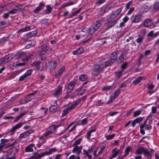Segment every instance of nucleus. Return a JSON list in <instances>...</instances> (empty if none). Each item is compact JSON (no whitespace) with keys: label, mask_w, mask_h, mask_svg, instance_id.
I'll use <instances>...</instances> for the list:
<instances>
[{"label":"nucleus","mask_w":159,"mask_h":159,"mask_svg":"<svg viewBox=\"0 0 159 159\" xmlns=\"http://www.w3.org/2000/svg\"><path fill=\"white\" fill-rule=\"evenodd\" d=\"M78 104V103L75 102L72 104L71 106L64 109L62 113V115L63 116H66L68 112V111L74 108Z\"/></svg>","instance_id":"0eeeda50"},{"label":"nucleus","mask_w":159,"mask_h":159,"mask_svg":"<svg viewBox=\"0 0 159 159\" xmlns=\"http://www.w3.org/2000/svg\"><path fill=\"white\" fill-rule=\"evenodd\" d=\"M45 6L43 2H40L39 5L33 11V12L35 13H37L39 12Z\"/></svg>","instance_id":"a211bd4d"},{"label":"nucleus","mask_w":159,"mask_h":159,"mask_svg":"<svg viewBox=\"0 0 159 159\" xmlns=\"http://www.w3.org/2000/svg\"><path fill=\"white\" fill-rule=\"evenodd\" d=\"M152 121H149L148 123L147 124H146L145 127L148 130H150L152 129V126L151 125Z\"/></svg>","instance_id":"de8ad7c7"},{"label":"nucleus","mask_w":159,"mask_h":159,"mask_svg":"<svg viewBox=\"0 0 159 159\" xmlns=\"http://www.w3.org/2000/svg\"><path fill=\"white\" fill-rule=\"evenodd\" d=\"M7 26V24L4 21H2L0 22V28L2 29Z\"/></svg>","instance_id":"5fc2aeb1"},{"label":"nucleus","mask_w":159,"mask_h":159,"mask_svg":"<svg viewBox=\"0 0 159 159\" xmlns=\"http://www.w3.org/2000/svg\"><path fill=\"white\" fill-rule=\"evenodd\" d=\"M9 141V140L6 139H2L1 140L0 143V151L1 149L6 145V144Z\"/></svg>","instance_id":"cd10ccee"},{"label":"nucleus","mask_w":159,"mask_h":159,"mask_svg":"<svg viewBox=\"0 0 159 159\" xmlns=\"http://www.w3.org/2000/svg\"><path fill=\"white\" fill-rule=\"evenodd\" d=\"M148 120V118H147V119L144 121L143 123L140 126V129H143L144 127L145 126L146 124L147 123Z\"/></svg>","instance_id":"e2e57ef3"},{"label":"nucleus","mask_w":159,"mask_h":159,"mask_svg":"<svg viewBox=\"0 0 159 159\" xmlns=\"http://www.w3.org/2000/svg\"><path fill=\"white\" fill-rule=\"evenodd\" d=\"M118 56L116 52H113L111 55L110 58V61L111 63H113L117 59Z\"/></svg>","instance_id":"dca6fc26"},{"label":"nucleus","mask_w":159,"mask_h":159,"mask_svg":"<svg viewBox=\"0 0 159 159\" xmlns=\"http://www.w3.org/2000/svg\"><path fill=\"white\" fill-rule=\"evenodd\" d=\"M33 65L35 66L37 69H40V63L39 61H37L34 62L33 63Z\"/></svg>","instance_id":"e433bc0d"},{"label":"nucleus","mask_w":159,"mask_h":159,"mask_svg":"<svg viewBox=\"0 0 159 159\" xmlns=\"http://www.w3.org/2000/svg\"><path fill=\"white\" fill-rule=\"evenodd\" d=\"M142 111L138 110L134 111V112L133 116L134 117H136L139 116L141 113Z\"/></svg>","instance_id":"79ce46f5"},{"label":"nucleus","mask_w":159,"mask_h":159,"mask_svg":"<svg viewBox=\"0 0 159 159\" xmlns=\"http://www.w3.org/2000/svg\"><path fill=\"white\" fill-rule=\"evenodd\" d=\"M8 147L10 148L7 150L8 155L11 154L13 152L15 153V152H17L18 150V144L16 142H15L9 145Z\"/></svg>","instance_id":"f03ea898"},{"label":"nucleus","mask_w":159,"mask_h":159,"mask_svg":"<svg viewBox=\"0 0 159 159\" xmlns=\"http://www.w3.org/2000/svg\"><path fill=\"white\" fill-rule=\"evenodd\" d=\"M143 120V118L142 117H139L138 118H136L134 120L135 122V123H139L141 122V121Z\"/></svg>","instance_id":"4d7b16f0"},{"label":"nucleus","mask_w":159,"mask_h":159,"mask_svg":"<svg viewBox=\"0 0 159 159\" xmlns=\"http://www.w3.org/2000/svg\"><path fill=\"white\" fill-rule=\"evenodd\" d=\"M115 134H112L111 135H109L106 136H105L106 139L107 140H110L112 139L115 136Z\"/></svg>","instance_id":"603ef678"},{"label":"nucleus","mask_w":159,"mask_h":159,"mask_svg":"<svg viewBox=\"0 0 159 159\" xmlns=\"http://www.w3.org/2000/svg\"><path fill=\"white\" fill-rule=\"evenodd\" d=\"M120 16H119L115 19H112L111 17L110 16V17L107 19V24L109 28H111L114 26L120 19Z\"/></svg>","instance_id":"39448f33"},{"label":"nucleus","mask_w":159,"mask_h":159,"mask_svg":"<svg viewBox=\"0 0 159 159\" xmlns=\"http://www.w3.org/2000/svg\"><path fill=\"white\" fill-rule=\"evenodd\" d=\"M65 69V67L63 66L61 68L58 70L57 72L55 73V76L57 78H59L62 74L63 72Z\"/></svg>","instance_id":"aec40b11"},{"label":"nucleus","mask_w":159,"mask_h":159,"mask_svg":"<svg viewBox=\"0 0 159 159\" xmlns=\"http://www.w3.org/2000/svg\"><path fill=\"white\" fill-rule=\"evenodd\" d=\"M85 89L81 87L78 89L75 92V96L82 95L85 93Z\"/></svg>","instance_id":"4468645a"},{"label":"nucleus","mask_w":159,"mask_h":159,"mask_svg":"<svg viewBox=\"0 0 159 159\" xmlns=\"http://www.w3.org/2000/svg\"><path fill=\"white\" fill-rule=\"evenodd\" d=\"M59 126V125H51L50 127L47 131L44 134V136L46 137L54 133L56 130V129Z\"/></svg>","instance_id":"7ed1b4c3"},{"label":"nucleus","mask_w":159,"mask_h":159,"mask_svg":"<svg viewBox=\"0 0 159 159\" xmlns=\"http://www.w3.org/2000/svg\"><path fill=\"white\" fill-rule=\"evenodd\" d=\"M69 159H80L79 155H77L76 157L75 155H72L70 156L68 158Z\"/></svg>","instance_id":"864d4df0"},{"label":"nucleus","mask_w":159,"mask_h":159,"mask_svg":"<svg viewBox=\"0 0 159 159\" xmlns=\"http://www.w3.org/2000/svg\"><path fill=\"white\" fill-rule=\"evenodd\" d=\"M104 18H101L96 21V23L90 26V31L93 33L98 29L102 25V22L103 21Z\"/></svg>","instance_id":"f257e3e1"},{"label":"nucleus","mask_w":159,"mask_h":159,"mask_svg":"<svg viewBox=\"0 0 159 159\" xmlns=\"http://www.w3.org/2000/svg\"><path fill=\"white\" fill-rule=\"evenodd\" d=\"M37 34V31L36 30L32 31L27 34L29 37L34 36Z\"/></svg>","instance_id":"37998d69"},{"label":"nucleus","mask_w":159,"mask_h":159,"mask_svg":"<svg viewBox=\"0 0 159 159\" xmlns=\"http://www.w3.org/2000/svg\"><path fill=\"white\" fill-rule=\"evenodd\" d=\"M48 155L47 151H45L44 152H43L41 153H39V155L40 158H41L42 157L44 156L45 155Z\"/></svg>","instance_id":"052dcab7"},{"label":"nucleus","mask_w":159,"mask_h":159,"mask_svg":"<svg viewBox=\"0 0 159 159\" xmlns=\"http://www.w3.org/2000/svg\"><path fill=\"white\" fill-rule=\"evenodd\" d=\"M57 64L55 61H52L48 63V66L51 70H54L57 67Z\"/></svg>","instance_id":"c85d7f7f"},{"label":"nucleus","mask_w":159,"mask_h":159,"mask_svg":"<svg viewBox=\"0 0 159 159\" xmlns=\"http://www.w3.org/2000/svg\"><path fill=\"white\" fill-rule=\"evenodd\" d=\"M88 77L87 75L85 74L81 75L79 77V79L81 81H84Z\"/></svg>","instance_id":"c03bdc74"},{"label":"nucleus","mask_w":159,"mask_h":159,"mask_svg":"<svg viewBox=\"0 0 159 159\" xmlns=\"http://www.w3.org/2000/svg\"><path fill=\"white\" fill-rule=\"evenodd\" d=\"M102 70L101 66L100 64H96L95 65L93 69V74L96 76L98 75Z\"/></svg>","instance_id":"423d86ee"},{"label":"nucleus","mask_w":159,"mask_h":159,"mask_svg":"<svg viewBox=\"0 0 159 159\" xmlns=\"http://www.w3.org/2000/svg\"><path fill=\"white\" fill-rule=\"evenodd\" d=\"M76 80H74L70 82L68 84L67 87V92L68 93L71 92L74 87Z\"/></svg>","instance_id":"9d476101"},{"label":"nucleus","mask_w":159,"mask_h":159,"mask_svg":"<svg viewBox=\"0 0 159 159\" xmlns=\"http://www.w3.org/2000/svg\"><path fill=\"white\" fill-rule=\"evenodd\" d=\"M152 151L150 152L146 149L143 153L145 157H147V158H145V159H151V157L152 156Z\"/></svg>","instance_id":"393cba45"},{"label":"nucleus","mask_w":159,"mask_h":159,"mask_svg":"<svg viewBox=\"0 0 159 159\" xmlns=\"http://www.w3.org/2000/svg\"><path fill=\"white\" fill-rule=\"evenodd\" d=\"M48 48V45L47 44H43L42 46L41 47L40 55H43L45 54Z\"/></svg>","instance_id":"f3484780"},{"label":"nucleus","mask_w":159,"mask_h":159,"mask_svg":"<svg viewBox=\"0 0 159 159\" xmlns=\"http://www.w3.org/2000/svg\"><path fill=\"white\" fill-rule=\"evenodd\" d=\"M34 144H31L26 147L25 148V152H31L33 151V147L34 146Z\"/></svg>","instance_id":"bb28decb"},{"label":"nucleus","mask_w":159,"mask_h":159,"mask_svg":"<svg viewBox=\"0 0 159 159\" xmlns=\"http://www.w3.org/2000/svg\"><path fill=\"white\" fill-rule=\"evenodd\" d=\"M153 32L154 31L153 30H151L150 32H149V33L147 35V37H149V38L148 39V40H149L150 39V37H151V38H153Z\"/></svg>","instance_id":"3c124183"},{"label":"nucleus","mask_w":159,"mask_h":159,"mask_svg":"<svg viewBox=\"0 0 159 159\" xmlns=\"http://www.w3.org/2000/svg\"><path fill=\"white\" fill-rule=\"evenodd\" d=\"M134 7H132L131 8L129 11H128L127 13V14L128 15H130L132 12L134 11Z\"/></svg>","instance_id":"69168bd1"},{"label":"nucleus","mask_w":159,"mask_h":159,"mask_svg":"<svg viewBox=\"0 0 159 159\" xmlns=\"http://www.w3.org/2000/svg\"><path fill=\"white\" fill-rule=\"evenodd\" d=\"M23 124V123H19L13 126L9 131L10 134V135L13 134L17 129L21 127Z\"/></svg>","instance_id":"ddd939ff"},{"label":"nucleus","mask_w":159,"mask_h":159,"mask_svg":"<svg viewBox=\"0 0 159 159\" xmlns=\"http://www.w3.org/2000/svg\"><path fill=\"white\" fill-rule=\"evenodd\" d=\"M81 9H80L79 10L75 11L73 13H72L70 16V17H72L75 16L76 15L79 13Z\"/></svg>","instance_id":"13d9d810"},{"label":"nucleus","mask_w":159,"mask_h":159,"mask_svg":"<svg viewBox=\"0 0 159 159\" xmlns=\"http://www.w3.org/2000/svg\"><path fill=\"white\" fill-rule=\"evenodd\" d=\"M88 119L85 118L82 120L81 122L78 124L79 125H84L87 124L88 122Z\"/></svg>","instance_id":"ea45409f"},{"label":"nucleus","mask_w":159,"mask_h":159,"mask_svg":"<svg viewBox=\"0 0 159 159\" xmlns=\"http://www.w3.org/2000/svg\"><path fill=\"white\" fill-rule=\"evenodd\" d=\"M157 111V108L156 107L153 106L152 107L151 112L149 114L148 116V118H152L153 116V114H155Z\"/></svg>","instance_id":"a878e982"},{"label":"nucleus","mask_w":159,"mask_h":159,"mask_svg":"<svg viewBox=\"0 0 159 159\" xmlns=\"http://www.w3.org/2000/svg\"><path fill=\"white\" fill-rule=\"evenodd\" d=\"M131 149V147L130 146L127 147L126 149H125L124 151V153H125V155H128L129 154V152L130 151Z\"/></svg>","instance_id":"6e6d98bb"},{"label":"nucleus","mask_w":159,"mask_h":159,"mask_svg":"<svg viewBox=\"0 0 159 159\" xmlns=\"http://www.w3.org/2000/svg\"><path fill=\"white\" fill-rule=\"evenodd\" d=\"M82 31L83 32L87 33L92 34L93 33H91L90 31V27L89 28H85L83 29Z\"/></svg>","instance_id":"09e8293b"},{"label":"nucleus","mask_w":159,"mask_h":159,"mask_svg":"<svg viewBox=\"0 0 159 159\" xmlns=\"http://www.w3.org/2000/svg\"><path fill=\"white\" fill-rule=\"evenodd\" d=\"M18 10V9L16 8H14L12 9V10L9 11H8L9 13L10 14H14Z\"/></svg>","instance_id":"0e129e2a"},{"label":"nucleus","mask_w":159,"mask_h":159,"mask_svg":"<svg viewBox=\"0 0 159 159\" xmlns=\"http://www.w3.org/2000/svg\"><path fill=\"white\" fill-rule=\"evenodd\" d=\"M52 9V8L49 5H48L46 6V9L45 11V13L48 14L50 13Z\"/></svg>","instance_id":"72a5a7b5"},{"label":"nucleus","mask_w":159,"mask_h":159,"mask_svg":"<svg viewBox=\"0 0 159 159\" xmlns=\"http://www.w3.org/2000/svg\"><path fill=\"white\" fill-rule=\"evenodd\" d=\"M112 157H116L117 155H120L122 153V152L120 149H116V148H114L112 149Z\"/></svg>","instance_id":"4be33fe9"},{"label":"nucleus","mask_w":159,"mask_h":159,"mask_svg":"<svg viewBox=\"0 0 159 159\" xmlns=\"http://www.w3.org/2000/svg\"><path fill=\"white\" fill-rule=\"evenodd\" d=\"M32 72V70H27L24 74L19 77V80L21 81L25 80L27 77L31 75Z\"/></svg>","instance_id":"1a4fd4ad"},{"label":"nucleus","mask_w":159,"mask_h":159,"mask_svg":"<svg viewBox=\"0 0 159 159\" xmlns=\"http://www.w3.org/2000/svg\"><path fill=\"white\" fill-rule=\"evenodd\" d=\"M74 146L72 150V152L73 153H75L77 155H79V154L81 152L82 146H80L79 147L78 146Z\"/></svg>","instance_id":"9b49d317"},{"label":"nucleus","mask_w":159,"mask_h":159,"mask_svg":"<svg viewBox=\"0 0 159 159\" xmlns=\"http://www.w3.org/2000/svg\"><path fill=\"white\" fill-rule=\"evenodd\" d=\"M115 98H113V97L111 96L109 98V100L106 102V104H109L112 102Z\"/></svg>","instance_id":"bf43d9fd"},{"label":"nucleus","mask_w":159,"mask_h":159,"mask_svg":"<svg viewBox=\"0 0 159 159\" xmlns=\"http://www.w3.org/2000/svg\"><path fill=\"white\" fill-rule=\"evenodd\" d=\"M154 8L156 9H159V2L155 3Z\"/></svg>","instance_id":"774afa93"},{"label":"nucleus","mask_w":159,"mask_h":159,"mask_svg":"<svg viewBox=\"0 0 159 159\" xmlns=\"http://www.w3.org/2000/svg\"><path fill=\"white\" fill-rule=\"evenodd\" d=\"M57 151L56 148H50L49 149L48 152V155H50L51 154Z\"/></svg>","instance_id":"58836bf2"},{"label":"nucleus","mask_w":159,"mask_h":159,"mask_svg":"<svg viewBox=\"0 0 159 159\" xmlns=\"http://www.w3.org/2000/svg\"><path fill=\"white\" fill-rule=\"evenodd\" d=\"M120 92V89H117L111 95V96L113 97V98L115 99L119 95Z\"/></svg>","instance_id":"2f4dec72"},{"label":"nucleus","mask_w":159,"mask_h":159,"mask_svg":"<svg viewBox=\"0 0 159 159\" xmlns=\"http://www.w3.org/2000/svg\"><path fill=\"white\" fill-rule=\"evenodd\" d=\"M144 35L139 37L136 39V42L138 43H141L144 39Z\"/></svg>","instance_id":"8fccbe9b"},{"label":"nucleus","mask_w":159,"mask_h":159,"mask_svg":"<svg viewBox=\"0 0 159 159\" xmlns=\"http://www.w3.org/2000/svg\"><path fill=\"white\" fill-rule=\"evenodd\" d=\"M146 149L142 147H140L138 148L136 151V153L138 154H141L144 153Z\"/></svg>","instance_id":"b1692460"},{"label":"nucleus","mask_w":159,"mask_h":159,"mask_svg":"<svg viewBox=\"0 0 159 159\" xmlns=\"http://www.w3.org/2000/svg\"><path fill=\"white\" fill-rule=\"evenodd\" d=\"M84 52V49L82 48H79L73 52L74 55H77L82 53Z\"/></svg>","instance_id":"c756f323"},{"label":"nucleus","mask_w":159,"mask_h":159,"mask_svg":"<svg viewBox=\"0 0 159 159\" xmlns=\"http://www.w3.org/2000/svg\"><path fill=\"white\" fill-rule=\"evenodd\" d=\"M30 27L29 26H27L25 27L24 28L20 29L17 31V33H20L21 32H25L28 31L30 30Z\"/></svg>","instance_id":"7c9ffc66"},{"label":"nucleus","mask_w":159,"mask_h":159,"mask_svg":"<svg viewBox=\"0 0 159 159\" xmlns=\"http://www.w3.org/2000/svg\"><path fill=\"white\" fill-rule=\"evenodd\" d=\"M143 19L142 15L139 14L133 16L131 17L132 22L134 23L140 22L143 20Z\"/></svg>","instance_id":"6e6552de"},{"label":"nucleus","mask_w":159,"mask_h":159,"mask_svg":"<svg viewBox=\"0 0 159 159\" xmlns=\"http://www.w3.org/2000/svg\"><path fill=\"white\" fill-rule=\"evenodd\" d=\"M122 8H121L118 9L111 15V17L112 19L117 17V16L120 14Z\"/></svg>","instance_id":"6ab92c4d"},{"label":"nucleus","mask_w":159,"mask_h":159,"mask_svg":"<svg viewBox=\"0 0 159 159\" xmlns=\"http://www.w3.org/2000/svg\"><path fill=\"white\" fill-rule=\"evenodd\" d=\"M145 78L144 77L139 76L138 78L134 80L132 82V83L133 85H136L139 84L141 81L142 80H145Z\"/></svg>","instance_id":"5701e85b"},{"label":"nucleus","mask_w":159,"mask_h":159,"mask_svg":"<svg viewBox=\"0 0 159 159\" xmlns=\"http://www.w3.org/2000/svg\"><path fill=\"white\" fill-rule=\"evenodd\" d=\"M82 140V138H80L77 140H75L73 144V146H77V145L80 144Z\"/></svg>","instance_id":"f704fd0d"},{"label":"nucleus","mask_w":159,"mask_h":159,"mask_svg":"<svg viewBox=\"0 0 159 159\" xmlns=\"http://www.w3.org/2000/svg\"><path fill=\"white\" fill-rule=\"evenodd\" d=\"M111 86H105L102 88V90L103 91H106L111 89Z\"/></svg>","instance_id":"680f3d73"},{"label":"nucleus","mask_w":159,"mask_h":159,"mask_svg":"<svg viewBox=\"0 0 159 159\" xmlns=\"http://www.w3.org/2000/svg\"><path fill=\"white\" fill-rule=\"evenodd\" d=\"M59 109V107L57 105V102L55 101L53 105H51L49 107V111L52 112H55Z\"/></svg>","instance_id":"412c9836"},{"label":"nucleus","mask_w":159,"mask_h":159,"mask_svg":"<svg viewBox=\"0 0 159 159\" xmlns=\"http://www.w3.org/2000/svg\"><path fill=\"white\" fill-rule=\"evenodd\" d=\"M153 23V21L151 19H146L142 22V24L146 27H148L152 26Z\"/></svg>","instance_id":"f8f14e48"},{"label":"nucleus","mask_w":159,"mask_h":159,"mask_svg":"<svg viewBox=\"0 0 159 159\" xmlns=\"http://www.w3.org/2000/svg\"><path fill=\"white\" fill-rule=\"evenodd\" d=\"M62 88V87L60 86H58L54 92L53 95L55 97H58L61 93Z\"/></svg>","instance_id":"2eb2a0df"},{"label":"nucleus","mask_w":159,"mask_h":159,"mask_svg":"<svg viewBox=\"0 0 159 159\" xmlns=\"http://www.w3.org/2000/svg\"><path fill=\"white\" fill-rule=\"evenodd\" d=\"M26 55L25 52H18L16 55V58H20Z\"/></svg>","instance_id":"4c0bfd02"},{"label":"nucleus","mask_w":159,"mask_h":159,"mask_svg":"<svg viewBox=\"0 0 159 159\" xmlns=\"http://www.w3.org/2000/svg\"><path fill=\"white\" fill-rule=\"evenodd\" d=\"M21 70H17L13 72L14 75H15L16 76V75L19 74L21 72Z\"/></svg>","instance_id":"338daca9"},{"label":"nucleus","mask_w":159,"mask_h":159,"mask_svg":"<svg viewBox=\"0 0 159 159\" xmlns=\"http://www.w3.org/2000/svg\"><path fill=\"white\" fill-rule=\"evenodd\" d=\"M13 54H8L0 59V65L4 64L11 60L14 57Z\"/></svg>","instance_id":"20e7f679"},{"label":"nucleus","mask_w":159,"mask_h":159,"mask_svg":"<svg viewBox=\"0 0 159 159\" xmlns=\"http://www.w3.org/2000/svg\"><path fill=\"white\" fill-rule=\"evenodd\" d=\"M123 72L122 70L117 71L115 73V76L117 78H119L122 75Z\"/></svg>","instance_id":"a18cd8bd"},{"label":"nucleus","mask_w":159,"mask_h":159,"mask_svg":"<svg viewBox=\"0 0 159 159\" xmlns=\"http://www.w3.org/2000/svg\"><path fill=\"white\" fill-rule=\"evenodd\" d=\"M93 146L89 148L88 150L84 149L83 151L85 155H88L89 153H91L93 152Z\"/></svg>","instance_id":"473e14b6"},{"label":"nucleus","mask_w":159,"mask_h":159,"mask_svg":"<svg viewBox=\"0 0 159 159\" xmlns=\"http://www.w3.org/2000/svg\"><path fill=\"white\" fill-rule=\"evenodd\" d=\"M29 136V134L26 131L23 134H21L20 135V137L21 139H23L26 138Z\"/></svg>","instance_id":"49530a36"},{"label":"nucleus","mask_w":159,"mask_h":159,"mask_svg":"<svg viewBox=\"0 0 159 159\" xmlns=\"http://www.w3.org/2000/svg\"><path fill=\"white\" fill-rule=\"evenodd\" d=\"M111 63L109 61H106L101 64V66L102 70L104 68L110 65Z\"/></svg>","instance_id":"c9c22d12"},{"label":"nucleus","mask_w":159,"mask_h":159,"mask_svg":"<svg viewBox=\"0 0 159 159\" xmlns=\"http://www.w3.org/2000/svg\"><path fill=\"white\" fill-rule=\"evenodd\" d=\"M31 159H40L39 153H35L34 155L30 157Z\"/></svg>","instance_id":"a19ab883"}]
</instances>
